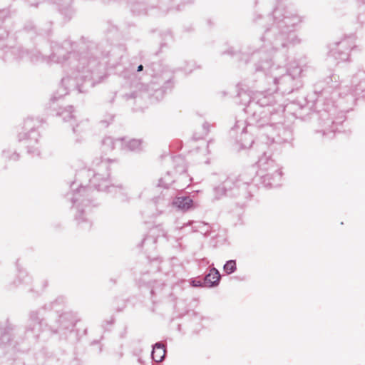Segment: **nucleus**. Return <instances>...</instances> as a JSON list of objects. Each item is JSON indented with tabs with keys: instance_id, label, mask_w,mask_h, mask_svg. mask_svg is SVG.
I'll return each mask as SVG.
<instances>
[{
	"instance_id": "obj_1",
	"label": "nucleus",
	"mask_w": 365,
	"mask_h": 365,
	"mask_svg": "<svg viewBox=\"0 0 365 365\" xmlns=\"http://www.w3.org/2000/svg\"><path fill=\"white\" fill-rule=\"evenodd\" d=\"M165 356V346L159 343L155 344L152 351V358L156 362H160Z\"/></svg>"
},
{
	"instance_id": "obj_2",
	"label": "nucleus",
	"mask_w": 365,
	"mask_h": 365,
	"mask_svg": "<svg viewBox=\"0 0 365 365\" xmlns=\"http://www.w3.org/2000/svg\"><path fill=\"white\" fill-rule=\"evenodd\" d=\"M174 205L182 210H187L192 205V200L188 197H177L174 201Z\"/></svg>"
},
{
	"instance_id": "obj_3",
	"label": "nucleus",
	"mask_w": 365,
	"mask_h": 365,
	"mask_svg": "<svg viewBox=\"0 0 365 365\" xmlns=\"http://www.w3.org/2000/svg\"><path fill=\"white\" fill-rule=\"evenodd\" d=\"M220 279V274L216 269L210 270V273L205 277V283L212 286L217 284Z\"/></svg>"
},
{
	"instance_id": "obj_4",
	"label": "nucleus",
	"mask_w": 365,
	"mask_h": 365,
	"mask_svg": "<svg viewBox=\"0 0 365 365\" xmlns=\"http://www.w3.org/2000/svg\"><path fill=\"white\" fill-rule=\"evenodd\" d=\"M236 269V262L234 260H230L224 266V270L227 273L230 274L233 272Z\"/></svg>"
},
{
	"instance_id": "obj_5",
	"label": "nucleus",
	"mask_w": 365,
	"mask_h": 365,
	"mask_svg": "<svg viewBox=\"0 0 365 365\" xmlns=\"http://www.w3.org/2000/svg\"><path fill=\"white\" fill-rule=\"evenodd\" d=\"M143 66L142 65H140L138 67V71H143Z\"/></svg>"
}]
</instances>
